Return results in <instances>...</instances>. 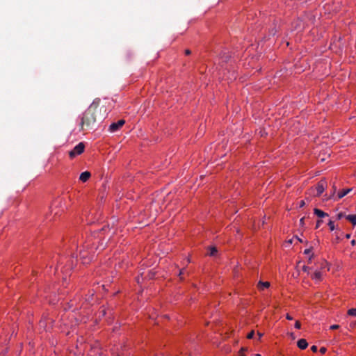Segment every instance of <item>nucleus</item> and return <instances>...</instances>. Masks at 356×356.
Returning a JSON list of instances; mask_svg holds the SVG:
<instances>
[{"label": "nucleus", "instance_id": "1", "mask_svg": "<svg viewBox=\"0 0 356 356\" xmlns=\"http://www.w3.org/2000/svg\"><path fill=\"white\" fill-rule=\"evenodd\" d=\"M100 99H95L83 113L80 126L81 130L92 129L97 123L102 122L106 116V108L104 106H100Z\"/></svg>", "mask_w": 356, "mask_h": 356}, {"label": "nucleus", "instance_id": "2", "mask_svg": "<svg viewBox=\"0 0 356 356\" xmlns=\"http://www.w3.org/2000/svg\"><path fill=\"white\" fill-rule=\"evenodd\" d=\"M327 182L324 179L320 180L314 188H312L311 191L314 196L319 197L324 192Z\"/></svg>", "mask_w": 356, "mask_h": 356}, {"label": "nucleus", "instance_id": "3", "mask_svg": "<svg viewBox=\"0 0 356 356\" xmlns=\"http://www.w3.org/2000/svg\"><path fill=\"white\" fill-rule=\"evenodd\" d=\"M85 145L83 143H79L72 150L69 152V156H76L82 154L84 151Z\"/></svg>", "mask_w": 356, "mask_h": 356}, {"label": "nucleus", "instance_id": "4", "mask_svg": "<svg viewBox=\"0 0 356 356\" xmlns=\"http://www.w3.org/2000/svg\"><path fill=\"white\" fill-rule=\"evenodd\" d=\"M79 255L83 264H89L93 258V254L91 252L83 250L80 251Z\"/></svg>", "mask_w": 356, "mask_h": 356}, {"label": "nucleus", "instance_id": "5", "mask_svg": "<svg viewBox=\"0 0 356 356\" xmlns=\"http://www.w3.org/2000/svg\"><path fill=\"white\" fill-rule=\"evenodd\" d=\"M124 123L125 120H120L117 122H113L109 126L108 130L110 132L112 133L118 131L124 124Z\"/></svg>", "mask_w": 356, "mask_h": 356}, {"label": "nucleus", "instance_id": "6", "mask_svg": "<svg viewBox=\"0 0 356 356\" xmlns=\"http://www.w3.org/2000/svg\"><path fill=\"white\" fill-rule=\"evenodd\" d=\"M316 269L323 271V273H325L327 271L330 270L329 264L325 259H321L318 262V266Z\"/></svg>", "mask_w": 356, "mask_h": 356}, {"label": "nucleus", "instance_id": "7", "mask_svg": "<svg viewBox=\"0 0 356 356\" xmlns=\"http://www.w3.org/2000/svg\"><path fill=\"white\" fill-rule=\"evenodd\" d=\"M325 273L323 271L316 269L314 273L311 275V278L316 282H321L323 280Z\"/></svg>", "mask_w": 356, "mask_h": 356}, {"label": "nucleus", "instance_id": "8", "mask_svg": "<svg viewBox=\"0 0 356 356\" xmlns=\"http://www.w3.org/2000/svg\"><path fill=\"white\" fill-rule=\"evenodd\" d=\"M298 347L301 350H305L308 346V343L305 339H300L297 342Z\"/></svg>", "mask_w": 356, "mask_h": 356}, {"label": "nucleus", "instance_id": "9", "mask_svg": "<svg viewBox=\"0 0 356 356\" xmlns=\"http://www.w3.org/2000/svg\"><path fill=\"white\" fill-rule=\"evenodd\" d=\"M91 174L88 171H85L80 175L79 179L82 182H86L90 177Z\"/></svg>", "mask_w": 356, "mask_h": 356}, {"label": "nucleus", "instance_id": "10", "mask_svg": "<svg viewBox=\"0 0 356 356\" xmlns=\"http://www.w3.org/2000/svg\"><path fill=\"white\" fill-rule=\"evenodd\" d=\"M270 286L269 282H261L259 281L257 284V288L260 291H264L265 289H268Z\"/></svg>", "mask_w": 356, "mask_h": 356}, {"label": "nucleus", "instance_id": "11", "mask_svg": "<svg viewBox=\"0 0 356 356\" xmlns=\"http://www.w3.org/2000/svg\"><path fill=\"white\" fill-rule=\"evenodd\" d=\"M314 213L316 215L318 218H324L328 216V213L316 208L314 209Z\"/></svg>", "mask_w": 356, "mask_h": 356}, {"label": "nucleus", "instance_id": "12", "mask_svg": "<svg viewBox=\"0 0 356 356\" xmlns=\"http://www.w3.org/2000/svg\"><path fill=\"white\" fill-rule=\"evenodd\" d=\"M352 189L351 188H346V189H342L338 193V198L341 199L345 195H346Z\"/></svg>", "mask_w": 356, "mask_h": 356}, {"label": "nucleus", "instance_id": "13", "mask_svg": "<svg viewBox=\"0 0 356 356\" xmlns=\"http://www.w3.org/2000/svg\"><path fill=\"white\" fill-rule=\"evenodd\" d=\"M346 218L350 221L353 225H356V214L355 215H348L346 216Z\"/></svg>", "mask_w": 356, "mask_h": 356}, {"label": "nucleus", "instance_id": "14", "mask_svg": "<svg viewBox=\"0 0 356 356\" xmlns=\"http://www.w3.org/2000/svg\"><path fill=\"white\" fill-rule=\"evenodd\" d=\"M218 252L217 248L216 247H210L209 254L210 256H214Z\"/></svg>", "mask_w": 356, "mask_h": 356}, {"label": "nucleus", "instance_id": "15", "mask_svg": "<svg viewBox=\"0 0 356 356\" xmlns=\"http://www.w3.org/2000/svg\"><path fill=\"white\" fill-rule=\"evenodd\" d=\"M348 314L349 316H356V309L355 308H351L348 310Z\"/></svg>", "mask_w": 356, "mask_h": 356}, {"label": "nucleus", "instance_id": "16", "mask_svg": "<svg viewBox=\"0 0 356 356\" xmlns=\"http://www.w3.org/2000/svg\"><path fill=\"white\" fill-rule=\"evenodd\" d=\"M327 225L330 227V231H333L335 229L334 223L332 220H330Z\"/></svg>", "mask_w": 356, "mask_h": 356}, {"label": "nucleus", "instance_id": "17", "mask_svg": "<svg viewBox=\"0 0 356 356\" xmlns=\"http://www.w3.org/2000/svg\"><path fill=\"white\" fill-rule=\"evenodd\" d=\"M247 350L246 348H241L238 352L239 356H245V352L247 351Z\"/></svg>", "mask_w": 356, "mask_h": 356}, {"label": "nucleus", "instance_id": "18", "mask_svg": "<svg viewBox=\"0 0 356 356\" xmlns=\"http://www.w3.org/2000/svg\"><path fill=\"white\" fill-rule=\"evenodd\" d=\"M343 213L340 212L337 215V220H341L342 218L346 217Z\"/></svg>", "mask_w": 356, "mask_h": 356}, {"label": "nucleus", "instance_id": "19", "mask_svg": "<svg viewBox=\"0 0 356 356\" xmlns=\"http://www.w3.org/2000/svg\"><path fill=\"white\" fill-rule=\"evenodd\" d=\"M254 330H252L250 332H249L247 335V338L249 339H251L254 337Z\"/></svg>", "mask_w": 356, "mask_h": 356}, {"label": "nucleus", "instance_id": "20", "mask_svg": "<svg viewBox=\"0 0 356 356\" xmlns=\"http://www.w3.org/2000/svg\"><path fill=\"white\" fill-rule=\"evenodd\" d=\"M295 328L296 329H300L301 328V323L299 321H296L294 325Z\"/></svg>", "mask_w": 356, "mask_h": 356}, {"label": "nucleus", "instance_id": "21", "mask_svg": "<svg viewBox=\"0 0 356 356\" xmlns=\"http://www.w3.org/2000/svg\"><path fill=\"white\" fill-rule=\"evenodd\" d=\"M304 254H307V255H308V256L309 257V256H311V254H313V253L312 252V250H311V249H306V250H305V251H304Z\"/></svg>", "mask_w": 356, "mask_h": 356}, {"label": "nucleus", "instance_id": "22", "mask_svg": "<svg viewBox=\"0 0 356 356\" xmlns=\"http://www.w3.org/2000/svg\"><path fill=\"white\" fill-rule=\"evenodd\" d=\"M184 270H185L184 268H182V269H181V270H179V277L180 280H184V278H183V277H182V275H183V274H184Z\"/></svg>", "mask_w": 356, "mask_h": 356}, {"label": "nucleus", "instance_id": "23", "mask_svg": "<svg viewBox=\"0 0 356 356\" xmlns=\"http://www.w3.org/2000/svg\"><path fill=\"white\" fill-rule=\"evenodd\" d=\"M311 269H312V268L308 266H303V267H302V270L305 272L309 273V270H311Z\"/></svg>", "mask_w": 356, "mask_h": 356}, {"label": "nucleus", "instance_id": "24", "mask_svg": "<svg viewBox=\"0 0 356 356\" xmlns=\"http://www.w3.org/2000/svg\"><path fill=\"white\" fill-rule=\"evenodd\" d=\"M323 222V221L322 220H318L316 225V229L319 228Z\"/></svg>", "mask_w": 356, "mask_h": 356}, {"label": "nucleus", "instance_id": "25", "mask_svg": "<svg viewBox=\"0 0 356 356\" xmlns=\"http://www.w3.org/2000/svg\"><path fill=\"white\" fill-rule=\"evenodd\" d=\"M320 353L323 355L326 353L327 348L325 347H321L319 350Z\"/></svg>", "mask_w": 356, "mask_h": 356}, {"label": "nucleus", "instance_id": "26", "mask_svg": "<svg viewBox=\"0 0 356 356\" xmlns=\"http://www.w3.org/2000/svg\"><path fill=\"white\" fill-rule=\"evenodd\" d=\"M339 325H332L330 327V330H337L339 328Z\"/></svg>", "mask_w": 356, "mask_h": 356}, {"label": "nucleus", "instance_id": "27", "mask_svg": "<svg viewBox=\"0 0 356 356\" xmlns=\"http://www.w3.org/2000/svg\"><path fill=\"white\" fill-rule=\"evenodd\" d=\"M317 350H318V348H317V346H314H314H312L311 347V350H312L313 353H316V352H317Z\"/></svg>", "mask_w": 356, "mask_h": 356}, {"label": "nucleus", "instance_id": "28", "mask_svg": "<svg viewBox=\"0 0 356 356\" xmlns=\"http://www.w3.org/2000/svg\"><path fill=\"white\" fill-rule=\"evenodd\" d=\"M305 205V201H304V200H301V201L299 202V207H300V208L303 207Z\"/></svg>", "mask_w": 356, "mask_h": 356}, {"label": "nucleus", "instance_id": "29", "mask_svg": "<svg viewBox=\"0 0 356 356\" xmlns=\"http://www.w3.org/2000/svg\"><path fill=\"white\" fill-rule=\"evenodd\" d=\"M313 256H314V254H312L311 256L309 257L308 261H307L308 264H310L312 263V260Z\"/></svg>", "mask_w": 356, "mask_h": 356}, {"label": "nucleus", "instance_id": "30", "mask_svg": "<svg viewBox=\"0 0 356 356\" xmlns=\"http://www.w3.org/2000/svg\"><path fill=\"white\" fill-rule=\"evenodd\" d=\"M286 318L289 321L293 320V317L289 314H286Z\"/></svg>", "mask_w": 356, "mask_h": 356}, {"label": "nucleus", "instance_id": "31", "mask_svg": "<svg viewBox=\"0 0 356 356\" xmlns=\"http://www.w3.org/2000/svg\"><path fill=\"white\" fill-rule=\"evenodd\" d=\"M191 54V50H189V49H186L185 50V54L186 55H190Z\"/></svg>", "mask_w": 356, "mask_h": 356}, {"label": "nucleus", "instance_id": "32", "mask_svg": "<svg viewBox=\"0 0 356 356\" xmlns=\"http://www.w3.org/2000/svg\"><path fill=\"white\" fill-rule=\"evenodd\" d=\"M355 244H356V241H355V240H352V241H351V245H355Z\"/></svg>", "mask_w": 356, "mask_h": 356}, {"label": "nucleus", "instance_id": "33", "mask_svg": "<svg viewBox=\"0 0 356 356\" xmlns=\"http://www.w3.org/2000/svg\"><path fill=\"white\" fill-rule=\"evenodd\" d=\"M346 238H350V234H346Z\"/></svg>", "mask_w": 356, "mask_h": 356}, {"label": "nucleus", "instance_id": "34", "mask_svg": "<svg viewBox=\"0 0 356 356\" xmlns=\"http://www.w3.org/2000/svg\"><path fill=\"white\" fill-rule=\"evenodd\" d=\"M304 219H305L304 218H302L300 219V223H301V224H302V223H303V222H304Z\"/></svg>", "mask_w": 356, "mask_h": 356}, {"label": "nucleus", "instance_id": "35", "mask_svg": "<svg viewBox=\"0 0 356 356\" xmlns=\"http://www.w3.org/2000/svg\"><path fill=\"white\" fill-rule=\"evenodd\" d=\"M258 335L259 336V338H261L263 336V334L258 332Z\"/></svg>", "mask_w": 356, "mask_h": 356}, {"label": "nucleus", "instance_id": "36", "mask_svg": "<svg viewBox=\"0 0 356 356\" xmlns=\"http://www.w3.org/2000/svg\"><path fill=\"white\" fill-rule=\"evenodd\" d=\"M255 356H261L260 354H256Z\"/></svg>", "mask_w": 356, "mask_h": 356}, {"label": "nucleus", "instance_id": "37", "mask_svg": "<svg viewBox=\"0 0 356 356\" xmlns=\"http://www.w3.org/2000/svg\"><path fill=\"white\" fill-rule=\"evenodd\" d=\"M189 262H190V259H187V263H189Z\"/></svg>", "mask_w": 356, "mask_h": 356}, {"label": "nucleus", "instance_id": "38", "mask_svg": "<svg viewBox=\"0 0 356 356\" xmlns=\"http://www.w3.org/2000/svg\"><path fill=\"white\" fill-rule=\"evenodd\" d=\"M155 356H159V355H155Z\"/></svg>", "mask_w": 356, "mask_h": 356}]
</instances>
